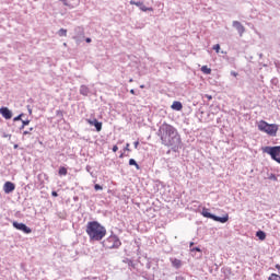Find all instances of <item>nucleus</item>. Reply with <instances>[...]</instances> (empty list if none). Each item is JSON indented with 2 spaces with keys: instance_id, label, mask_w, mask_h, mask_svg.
I'll use <instances>...</instances> for the list:
<instances>
[{
  "instance_id": "1",
  "label": "nucleus",
  "mask_w": 280,
  "mask_h": 280,
  "mask_svg": "<svg viewBox=\"0 0 280 280\" xmlns=\"http://www.w3.org/2000/svg\"><path fill=\"white\" fill-rule=\"evenodd\" d=\"M158 137H160L162 141V145H165L166 148H172V150H178V148H180V144L183 143L178 130L167 122H164L160 126L158 130Z\"/></svg>"
},
{
  "instance_id": "2",
  "label": "nucleus",
  "mask_w": 280,
  "mask_h": 280,
  "mask_svg": "<svg viewBox=\"0 0 280 280\" xmlns=\"http://www.w3.org/2000/svg\"><path fill=\"white\" fill-rule=\"evenodd\" d=\"M85 232L89 235L90 242H102L106 237V228L97 221L88 222Z\"/></svg>"
},
{
  "instance_id": "3",
  "label": "nucleus",
  "mask_w": 280,
  "mask_h": 280,
  "mask_svg": "<svg viewBox=\"0 0 280 280\" xmlns=\"http://www.w3.org/2000/svg\"><path fill=\"white\" fill-rule=\"evenodd\" d=\"M258 130H260V132H266L269 137H277V132H279V125L268 124L266 120H260L258 122Z\"/></svg>"
},
{
  "instance_id": "4",
  "label": "nucleus",
  "mask_w": 280,
  "mask_h": 280,
  "mask_svg": "<svg viewBox=\"0 0 280 280\" xmlns=\"http://www.w3.org/2000/svg\"><path fill=\"white\" fill-rule=\"evenodd\" d=\"M103 247L107 248L108 250H117V248L121 247V240L115 233H112L103 242Z\"/></svg>"
},
{
  "instance_id": "5",
  "label": "nucleus",
  "mask_w": 280,
  "mask_h": 280,
  "mask_svg": "<svg viewBox=\"0 0 280 280\" xmlns=\"http://www.w3.org/2000/svg\"><path fill=\"white\" fill-rule=\"evenodd\" d=\"M262 152L265 154H269V156H271L272 161H276V163H279V165H280V145L264 147Z\"/></svg>"
},
{
  "instance_id": "6",
  "label": "nucleus",
  "mask_w": 280,
  "mask_h": 280,
  "mask_svg": "<svg viewBox=\"0 0 280 280\" xmlns=\"http://www.w3.org/2000/svg\"><path fill=\"white\" fill-rule=\"evenodd\" d=\"M201 215H203V218L213 220L214 222H220L221 224H226V221L229 220V214H225L224 217H218L209 212V209L207 208H202Z\"/></svg>"
},
{
  "instance_id": "7",
  "label": "nucleus",
  "mask_w": 280,
  "mask_h": 280,
  "mask_svg": "<svg viewBox=\"0 0 280 280\" xmlns=\"http://www.w3.org/2000/svg\"><path fill=\"white\" fill-rule=\"evenodd\" d=\"M13 228L18 231H22V233H25L26 235H30V233H32V228L27 226L25 223H19L16 221H13Z\"/></svg>"
},
{
  "instance_id": "8",
  "label": "nucleus",
  "mask_w": 280,
  "mask_h": 280,
  "mask_svg": "<svg viewBox=\"0 0 280 280\" xmlns=\"http://www.w3.org/2000/svg\"><path fill=\"white\" fill-rule=\"evenodd\" d=\"M130 5H137V8H139L142 12H153L154 9L152 7L148 8L145 7V4H143L142 1H135V0H130Z\"/></svg>"
},
{
  "instance_id": "9",
  "label": "nucleus",
  "mask_w": 280,
  "mask_h": 280,
  "mask_svg": "<svg viewBox=\"0 0 280 280\" xmlns=\"http://www.w3.org/2000/svg\"><path fill=\"white\" fill-rule=\"evenodd\" d=\"M232 27H235L237 34H238L241 37H243L244 34L246 33V27H244V26L242 25V22H240V21H233V22H232Z\"/></svg>"
},
{
  "instance_id": "10",
  "label": "nucleus",
  "mask_w": 280,
  "mask_h": 280,
  "mask_svg": "<svg viewBox=\"0 0 280 280\" xmlns=\"http://www.w3.org/2000/svg\"><path fill=\"white\" fill-rule=\"evenodd\" d=\"M16 189V185L12 182H5L3 185V191L4 194H12Z\"/></svg>"
},
{
  "instance_id": "11",
  "label": "nucleus",
  "mask_w": 280,
  "mask_h": 280,
  "mask_svg": "<svg viewBox=\"0 0 280 280\" xmlns=\"http://www.w3.org/2000/svg\"><path fill=\"white\" fill-rule=\"evenodd\" d=\"M0 115H2L4 119H12V110L8 107H0Z\"/></svg>"
},
{
  "instance_id": "12",
  "label": "nucleus",
  "mask_w": 280,
  "mask_h": 280,
  "mask_svg": "<svg viewBox=\"0 0 280 280\" xmlns=\"http://www.w3.org/2000/svg\"><path fill=\"white\" fill-rule=\"evenodd\" d=\"M88 122L90 124V126H94L96 128V132H102V121L93 118L92 120L89 119Z\"/></svg>"
},
{
  "instance_id": "13",
  "label": "nucleus",
  "mask_w": 280,
  "mask_h": 280,
  "mask_svg": "<svg viewBox=\"0 0 280 280\" xmlns=\"http://www.w3.org/2000/svg\"><path fill=\"white\" fill-rule=\"evenodd\" d=\"M79 93H80V95H83L84 97H89V95L91 94V89H89V86H86V85H81Z\"/></svg>"
},
{
  "instance_id": "14",
  "label": "nucleus",
  "mask_w": 280,
  "mask_h": 280,
  "mask_svg": "<svg viewBox=\"0 0 280 280\" xmlns=\"http://www.w3.org/2000/svg\"><path fill=\"white\" fill-rule=\"evenodd\" d=\"M74 37L84 38V27L77 26L74 28Z\"/></svg>"
},
{
  "instance_id": "15",
  "label": "nucleus",
  "mask_w": 280,
  "mask_h": 280,
  "mask_svg": "<svg viewBox=\"0 0 280 280\" xmlns=\"http://www.w3.org/2000/svg\"><path fill=\"white\" fill-rule=\"evenodd\" d=\"M171 108L173 110H183V103L175 101V102H173Z\"/></svg>"
},
{
  "instance_id": "16",
  "label": "nucleus",
  "mask_w": 280,
  "mask_h": 280,
  "mask_svg": "<svg viewBox=\"0 0 280 280\" xmlns=\"http://www.w3.org/2000/svg\"><path fill=\"white\" fill-rule=\"evenodd\" d=\"M171 261H172L173 268H176L177 270L178 268H180V266H183V261H180V259L178 258L171 259Z\"/></svg>"
},
{
  "instance_id": "17",
  "label": "nucleus",
  "mask_w": 280,
  "mask_h": 280,
  "mask_svg": "<svg viewBox=\"0 0 280 280\" xmlns=\"http://www.w3.org/2000/svg\"><path fill=\"white\" fill-rule=\"evenodd\" d=\"M256 237H258V240H260L261 242H264V240H266V232L259 230L256 232Z\"/></svg>"
},
{
  "instance_id": "18",
  "label": "nucleus",
  "mask_w": 280,
  "mask_h": 280,
  "mask_svg": "<svg viewBox=\"0 0 280 280\" xmlns=\"http://www.w3.org/2000/svg\"><path fill=\"white\" fill-rule=\"evenodd\" d=\"M201 71L202 73H205L206 75H211V68L207 67V66H202L201 67Z\"/></svg>"
},
{
  "instance_id": "19",
  "label": "nucleus",
  "mask_w": 280,
  "mask_h": 280,
  "mask_svg": "<svg viewBox=\"0 0 280 280\" xmlns=\"http://www.w3.org/2000/svg\"><path fill=\"white\" fill-rule=\"evenodd\" d=\"M58 174H59V176H67V174H68L67 167H65V166L59 167Z\"/></svg>"
},
{
  "instance_id": "20",
  "label": "nucleus",
  "mask_w": 280,
  "mask_h": 280,
  "mask_svg": "<svg viewBox=\"0 0 280 280\" xmlns=\"http://www.w3.org/2000/svg\"><path fill=\"white\" fill-rule=\"evenodd\" d=\"M129 165H135L136 170H141V166L137 163V160L130 159L129 160Z\"/></svg>"
},
{
  "instance_id": "21",
  "label": "nucleus",
  "mask_w": 280,
  "mask_h": 280,
  "mask_svg": "<svg viewBox=\"0 0 280 280\" xmlns=\"http://www.w3.org/2000/svg\"><path fill=\"white\" fill-rule=\"evenodd\" d=\"M190 253H198L199 257H202V249H200V247L190 248Z\"/></svg>"
},
{
  "instance_id": "22",
  "label": "nucleus",
  "mask_w": 280,
  "mask_h": 280,
  "mask_svg": "<svg viewBox=\"0 0 280 280\" xmlns=\"http://www.w3.org/2000/svg\"><path fill=\"white\" fill-rule=\"evenodd\" d=\"M57 34L60 37L62 36L67 37V28H60Z\"/></svg>"
},
{
  "instance_id": "23",
  "label": "nucleus",
  "mask_w": 280,
  "mask_h": 280,
  "mask_svg": "<svg viewBox=\"0 0 280 280\" xmlns=\"http://www.w3.org/2000/svg\"><path fill=\"white\" fill-rule=\"evenodd\" d=\"M24 116H25V114L22 113V114L18 115L16 117H14V118H13V121H23L22 118H23Z\"/></svg>"
},
{
  "instance_id": "24",
  "label": "nucleus",
  "mask_w": 280,
  "mask_h": 280,
  "mask_svg": "<svg viewBox=\"0 0 280 280\" xmlns=\"http://www.w3.org/2000/svg\"><path fill=\"white\" fill-rule=\"evenodd\" d=\"M268 280H280V276L277 273H271V276L268 278Z\"/></svg>"
},
{
  "instance_id": "25",
  "label": "nucleus",
  "mask_w": 280,
  "mask_h": 280,
  "mask_svg": "<svg viewBox=\"0 0 280 280\" xmlns=\"http://www.w3.org/2000/svg\"><path fill=\"white\" fill-rule=\"evenodd\" d=\"M73 40H75L77 45H80V43H82V40H84V37H75V36H73Z\"/></svg>"
},
{
  "instance_id": "26",
  "label": "nucleus",
  "mask_w": 280,
  "mask_h": 280,
  "mask_svg": "<svg viewBox=\"0 0 280 280\" xmlns=\"http://www.w3.org/2000/svg\"><path fill=\"white\" fill-rule=\"evenodd\" d=\"M268 178L269 180H273L275 183H277L278 180L277 175H275L273 173H271Z\"/></svg>"
},
{
  "instance_id": "27",
  "label": "nucleus",
  "mask_w": 280,
  "mask_h": 280,
  "mask_svg": "<svg viewBox=\"0 0 280 280\" xmlns=\"http://www.w3.org/2000/svg\"><path fill=\"white\" fill-rule=\"evenodd\" d=\"M94 189H95V191H102V189H104V187H102V185H100V184H95Z\"/></svg>"
},
{
  "instance_id": "28",
  "label": "nucleus",
  "mask_w": 280,
  "mask_h": 280,
  "mask_svg": "<svg viewBox=\"0 0 280 280\" xmlns=\"http://www.w3.org/2000/svg\"><path fill=\"white\" fill-rule=\"evenodd\" d=\"M56 116L59 117V119H62V117H63L62 110L58 109V110L56 112Z\"/></svg>"
},
{
  "instance_id": "29",
  "label": "nucleus",
  "mask_w": 280,
  "mask_h": 280,
  "mask_svg": "<svg viewBox=\"0 0 280 280\" xmlns=\"http://www.w3.org/2000/svg\"><path fill=\"white\" fill-rule=\"evenodd\" d=\"M212 49L217 51V54H220V44L214 45Z\"/></svg>"
},
{
  "instance_id": "30",
  "label": "nucleus",
  "mask_w": 280,
  "mask_h": 280,
  "mask_svg": "<svg viewBox=\"0 0 280 280\" xmlns=\"http://www.w3.org/2000/svg\"><path fill=\"white\" fill-rule=\"evenodd\" d=\"M34 130L33 127H31L28 130L23 131V135H32V131Z\"/></svg>"
},
{
  "instance_id": "31",
  "label": "nucleus",
  "mask_w": 280,
  "mask_h": 280,
  "mask_svg": "<svg viewBox=\"0 0 280 280\" xmlns=\"http://www.w3.org/2000/svg\"><path fill=\"white\" fill-rule=\"evenodd\" d=\"M61 1V3H63V5H66L67 8H69L71 4H69V0H59Z\"/></svg>"
},
{
  "instance_id": "32",
  "label": "nucleus",
  "mask_w": 280,
  "mask_h": 280,
  "mask_svg": "<svg viewBox=\"0 0 280 280\" xmlns=\"http://www.w3.org/2000/svg\"><path fill=\"white\" fill-rule=\"evenodd\" d=\"M2 137H3L4 139H8V138L11 139V138H12V135H10V133H3Z\"/></svg>"
},
{
  "instance_id": "33",
  "label": "nucleus",
  "mask_w": 280,
  "mask_h": 280,
  "mask_svg": "<svg viewBox=\"0 0 280 280\" xmlns=\"http://www.w3.org/2000/svg\"><path fill=\"white\" fill-rule=\"evenodd\" d=\"M22 125L25 126H30V120H22Z\"/></svg>"
},
{
  "instance_id": "34",
  "label": "nucleus",
  "mask_w": 280,
  "mask_h": 280,
  "mask_svg": "<svg viewBox=\"0 0 280 280\" xmlns=\"http://www.w3.org/2000/svg\"><path fill=\"white\" fill-rule=\"evenodd\" d=\"M51 197H52V198H58V192H57L56 190H54V191L51 192Z\"/></svg>"
},
{
  "instance_id": "35",
  "label": "nucleus",
  "mask_w": 280,
  "mask_h": 280,
  "mask_svg": "<svg viewBox=\"0 0 280 280\" xmlns=\"http://www.w3.org/2000/svg\"><path fill=\"white\" fill-rule=\"evenodd\" d=\"M125 150H126L127 152H130V143H127V144H126Z\"/></svg>"
},
{
  "instance_id": "36",
  "label": "nucleus",
  "mask_w": 280,
  "mask_h": 280,
  "mask_svg": "<svg viewBox=\"0 0 280 280\" xmlns=\"http://www.w3.org/2000/svg\"><path fill=\"white\" fill-rule=\"evenodd\" d=\"M26 108H27L28 114L32 115V106L27 105Z\"/></svg>"
},
{
  "instance_id": "37",
  "label": "nucleus",
  "mask_w": 280,
  "mask_h": 280,
  "mask_svg": "<svg viewBox=\"0 0 280 280\" xmlns=\"http://www.w3.org/2000/svg\"><path fill=\"white\" fill-rule=\"evenodd\" d=\"M231 75H233L234 78H237L238 73L235 72V71H232V72H231Z\"/></svg>"
},
{
  "instance_id": "38",
  "label": "nucleus",
  "mask_w": 280,
  "mask_h": 280,
  "mask_svg": "<svg viewBox=\"0 0 280 280\" xmlns=\"http://www.w3.org/2000/svg\"><path fill=\"white\" fill-rule=\"evenodd\" d=\"M112 150H113V152H117V150H119V147L114 145Z\"/></svg>"
},
{
  "instance_id": "39",
  "label": "nucleus",
  "mask_w": 280,
  "mask_h": 280,
  "mask_svg": "<svg viewBox=\"0 0 280 280\" xmlns=\"http://www.w3.org/2000/svg\"><path fill=\"white\" fill-rule=\"evenodd\" d=\"M133 145H135V148L137 150V148H139V141L133 142Z\"/></svg>"
},
{
  "instance_id": "40",
  "label": "nucleus",
  "mask_w": 280,
  "mask_h": 280,
  "mask_svg": "<svg viewBox=\"0 0 280 280\" xmlns=\"http://www.w3.org/2000/svg\"><path fill=\"white\" fill-rule=\"evenodd\" d=\"M85 43H92L91 37H86V38H85Z\"/></svg>"
},
{
  "instance_id": "41",
  "label": "nucleus",
  "mask_w": 280,
  "mask_h": 280,
  "mask_svg": "<svg viewBox=\"0 0 280 280\" xmlns=\"http://www.w3.org/2000/svg\"><path fill=\"white\" fill-rule=\"evenodd\" d=\"M206 97H207L208 100H213V96H211V95H209V94H206Z\"/></svg>"
},
{
  "instance_id": "42",
  "label": "nucleus",
  "mask_w": 280,
  "mask_h": 280,
  "mask_svg": "<svg viewBox=\"0 0 280 280\" xmlns=\"http://www.w3.org/2000/svg\"><path fill=\"white\" fill-rule=\"evenodd\" d=\"M85 170H86V172L91 173V166H90V165H88V166L85 167Z\"/></svg>"
},
{
  "instance_id": "43",
  "label": "nucleus",
  "mask_w": 280,
  "mask_h": 280,
  "mask_svg": "<svg viewBox=\"0 0 280 280\" xmlns=\"http://www.w3.org/2000/svg\"><path fill=\"white\" fill-rule=\"evenodd\" d=\"M189 246H190V249H191L192 246H194V242H190V243H189Z\"/></svg>"
},
{
  "instance_id": "44",
  "label": "nucleus",
  "mask_w": 280,
  "mask_h": 280,
  "mask_svg": "<svg viewBox=\"0 0 280 280\" xmlns=\"http://www.w3.org/2000/svg\"><path fill=\"white\" fill-rule=\"evenodd\" d=\"M25 128V126H23V124L20 127V130H23Z\"/></svg>"
},
{
  "instance_id": "45",
  "label": "nucleus",
  "mask_w": 280,
  "mask_h": 280,
  "mask_svg": "<svg viewBox=\"0 0 280 280\" xmlns=\"http://www.w3.org/2000/svg\"><path fill=\"white\" fill-rule=\"evenodd\" d=\"M131 95H135V90H130Z\"/></svg>"
},
{
  "instance_id": "46",
  "label": "nucleus",
  "mask_w": 280,
  "mask_h": 280,
  "mask_svg": "<svg viewBox=\"0 0 280 280\" xmlns=\"http://www.w3.org/2000/svg\"><path fill=\"white\" fill-rule=\"evenodd\" d=\"M277 270H280V265H276Z\"/></svg>"
},
{
  "instance_id": "47",
  "label": "nucleus",
  "mask_w": 280,
  "mask_h": 280,
  "mask_svg": "<svg viewBox=\"0 0 280 280\" xmlns=\"http://www.w3.org/2000/svg\"><path fill=\"white\" fill-rule=\"evenodd\" d=\"M19 148V144H14V149Z\"/></svg>"
},
{
  "instance_id": "48",
  "label": "nucleus",
  "mask_w": 280,
  "mask_h": 280,
  "mask_svg": "<svg viewBox=\"0 0 280 280\" xmlns=\"http://www.w3.org/2000/svg\"><path fill=\"white\" fill-rule=\"evenodd\" d=\"M120 159H124V153L120 154Z\"/></svg>"
},
{
  "instance_id": "49",
  "label": "nucleus",
  "mask_w": 280,
  "mask_h": 280,
  "mask_svg": "<svg viewBox=\"0 0 280 280\" xmlns=\"http://www.w3.org/2000/svg\"><path fill=\"white\" fill-rule=\"evenodd\" d=\"M63 46L67 47V43H63Z\"/></svg>"
},
{
  "instance_id": "50",
  "label": "nucleus",
  "mask_w": 280,
  "mask_h": 280,
  "mask_svg": "<svg viewBox=\"0 0 280 280\" xmlns=\"http://www.w3.org/2000/svg\"><path fill=\"white\" fill-rule=\"evenodd\" d=\"M129 82H132V79H130Z\"/></svg>"
}]
</instances>
